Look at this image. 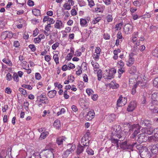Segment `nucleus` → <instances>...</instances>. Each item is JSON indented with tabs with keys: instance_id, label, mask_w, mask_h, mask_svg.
<instances>
[{
	"instance_id": "1",
	"label": "nucleus",
	"mask_w": 158,
	"mask_h": 158,
	"mask_svg": "<svg viewBox=\"0 0 158 158\" xmlns=\"http://www.w3.org/2000/svg\"><path fill=\"white\" fill-rule=\"evenodd\" d=\"M112 133L114 136L119 138L120 140L123 141L125 138V135L123 134L122 132L121 127L119 125H115L113 129Z\"/></svg>"
},
{
	"instance_id": "2",
	"label": "nucleus",
	"mask_w": 158,
	"mask_h": 158,
	"mask_svg": "<svg viewBox=\"0 0 158 158\" xmlns=\"http://www.w3.org/2000/svg\"><path fill=\"white\" fill-rule=\"evenodd\" d=\"M54 149L52 148L44 149L40 153V156H42L41 158H54Z\"/></svg>"
},
{
	"instance_id": "3",
	"label": "nucleus",
	"mask_w": 158,
	"mask_h": 158,
	"mask_svg": "<svg viewBox=\"0 0 158 158\" xmlns=\"http://www.w3.org/2000/svg\"><path fill=\"white\" fill-rule=\"evenodd\" d=\"M116 70L112 68L108 70L106 69L103 74V77L105 79L110 80L114 77V75L116 73Z\"/></svg>"
},
{
	"instance_id": "4",
	"label": "nucleus",
	"mask_w": 158,
	"mask_h": 158,
	"mask_svg": "<svg viewBox=\"0 0 158 158\" xmlns=\"http://www.w3.org/2000/svg\"><path fill=\"white\" fill-rule=\"evenodd\" d=\"M140 126L138 124H134L132 125L129 129V132L130 133L133 132L132 134L131 137L134 138L136 137L137 134L140 132Z\"/></svg>"
},
{
	"instance_id": "5",
	"label": "nucleus",
	"mask_w": 158,
	"mask_h": 158,
	"mask_svg": "<svg viewBox=\"0 0 158 158\" xmlns=\"http://www.w3.org/2000/svg\"><path fill=\"white\" fill-rule=\"evenodd\" d=\"M68 149L64 151L63 155V158H67L68 156L72 153L76 148L75 145H72L71 144H69L67 145Z\"/></svg>"
},
{
	"instance_id": "6",
	"label": "nucleus",
	"mask_w": 158,
	"mask_h": 158,
	"mask_svg": "<svg viewBox=\"0 0 158 158\" xmlns=\"http://www.w3.org/2000/svg\"><path fill=\"white\" fill-rule=\"evenodd\" d=\"M90 133L89 132H87L84 136L81 139V143L84 147L88 146L89 145L90 141L89 139L90 138Z\"/></svg>"
},
{
	"instance_id": "7",
	"label": "nucleus",
	"mask_w": 158,
	"mask_h": 158,
	"mask_svg": "<svg viewBox=\"0 0 158 158\" xmlns=\"http://www.w3.org/2000/svg\"><path fill=\"white\" fill-rule=\"evenodd\" d=\"M140 155L142 158H150V152L146 147L141 151Z\"/></svg>"
},
{
	"instance_id": "8",
	"label": "nucleus",
	"mask_w": 158,
	"mask_h": 158,
	"mask_svg": "<svg viewBox=\"0 0 158 158\" xmlns=\"http://www.w3.org/2000/svg\"><path fill=\"white\" fill-rule=\"evenodd\" d=\"M119 144L120 148L123 150L126 149L132 150L131 144H127V141L120 143Z\"/></svg>"
},
{
	"instance_id": "9",
	"label": "nucleus",
	"mask_w": 158,
	"mask_h": 158,
	"mask_svg": "<svg viewBox=\"0 0 158 158\" xmlns=\"http://www.w3.org/2000/svg\"><path fill=\"white\" fill-rule=\"evenodd\" d=\"M137 105V102L135 101L131 102L129 104L127 108V110L128 112L133 111L136 108Z\"/></svg>"
},
{
	"instance_id": "10",
	"label": "nucleus",
	"mask_w": 158,
	"mask_h": 158,
	"mask_svg": "<svg viewBox=\"0 0 158 158\" xmlns=\"http://www.w3.org/2000/svg\"><path fill=\"white\" fill-rule=\"evenodd\" d=\"M12 36V34L11 31H9L3 32L1 35V38L3 40H5L6 38H11Z\"/></svg>"
},
{
	"instance_id": "11",
	"label": "nucleus",
	"mask_w": 158,
	"mask_h": 158,
	"mask_svg": "<svg viewBox=\"0 0 158 158\" xmlns=\"http://www.w3.org/2000/svg\"><path fill=\"white\" fill-rule=\"evenodd\" d=\"M147 137L144 134H140L138 135L137 141L139 143H141L146 142L147 139Z\"/></svg>"
},
{
	"instance_id": "12",
	"label": "nucleus",
	"mask_w": 158,
	"mask_h": 158,
	"mask_svg": "<svg viewBox=\"0 0 158 158\" xmlns=\"http://www.w3.org/2000/svg\"><path fill=\"white\" fill-rule=\"evenodd\" d=\"M131 145L132 149L135 148L139 151L140 153L144 149V148L146 147L142 146V145L139 144H137L136 142L133 143L131 144Z\"/></svg>"
},
{
	"instance_id": "13",
	"label": "nucleus",
	"mask_w": 158,
	"mask_h": 158,
	"mask_svg": "<svg viewBox=\"0 0 158 158\" xmlns=\"http://www.w3.org/2000/svg\"><path fill=\"white\" fill-rule=\"evenodd\" d=\"M95 114L94 110L89 111L86 115V119L87 120H90L94 118Z\"/></svg>"
},
{
	"instance_id": "14",
	"label": "nucleus",
	"mask_w": 158,
	"mask_h": 158,
	"mask_svg": "<svg viewBox=\"0 0 158 158\" xmlns=\"http://www.w3.org/2000/svg\"><path fill=\"white\" fill-rule=\"evenodd\" d=\"M133 56V53H131L129 55V57L127 62V65L128 66H131L134 63V59L132 57Z\"/></svg>"
},
{
	"instance_id": "15",
	"label": "nucleus",
	"mask_w": 158,
	"mask_h": 158,
	"mask_svg": "<svg viewBox=\"0 0 158 158\" xmlns=\"http://www.w3.org/2000/svg\"><path fill=\"white\" fill-rule=\"evenodd\" d=\"M54 26L55 28L59 29L64 27L62 22L59 20L56 21Z\"/></svg>"
},
{
	"instance_id": "16",
	"label": "nucleus",
	"mask_w": 158,
	"mask_h": 158,
	"mask_svg": "<svg viewBox=\"0 0 158 158\" xmlns=\"http://www.w3.org/2000/svg\"><path fill=\"white\" fill-rule=\"evenodd\" d=\"M158 104V101L152 100L151 103L148 105V106L149 107V108L150 110H151L152 111H153L154 109L156 108L155 105H156Z\"/></svg>"
},
{
	"instance_id": "17",
	"label": "nucleus",
	"mask_w": 158,
	"mask_h": 158,
	"mask_svg": "<svg viewBox=\"0 0 158 158\" xmlns=\"http://www.w3.org/2000/svg\"><path fill=\"white\" fill-rule=\"evenodd\" d=\"M38 99H40L39 102H41L42 103H46L45 100H47V98L46 96L45 93H43L41 95L38 97Z\"/></svg>"
},
{
	"instance_id": "18",
	"label": "nucleus",
	"mask_w": 158,
	"mask_h": 158,
	"mask_svg": "<svg viewBox=\"0 0 158 158\" xmlns=\"http://www.w3.org/2000/svg\"><path fill=\"white\" fill-rule=\"evenodd\" d=\"M140 124L142 126L149 127L150 125L149 120L145 119H142L140 122Z\"/></svg>"
},
{
	"instance_id": "19",
	"label": "nucleus",
	"mask_w": 158,
	"mask_h": 158,
	"mask_svg": "<svg viewBox=\"0 0 158 158\" xmlns=\"http://www.w3.org/2000/svg\"><path fill=\"white\" fill-rule=\"evenodd\" d=\"M151 151L152 154H156L158 152V146L156 144L153 145L151 147Z\"/></svg>"
},
{
	"instance_id": "20",
	"label": "nucleus",
	"mask_w": 158,
	"mask_h": 158,
	"mask_svg": "<svg viewBox=\"0 0 158 158\" xmlns=\"http://www.w3.org/2000/svg\"><path fill=\"white\" fill-rule=\"evenodd\" d=\"M66 139V138L63 136L59 137L56 139V143L58 145H61L62 144L63 142L65 141Z\"/></svg>"
},
{
	"instance_id": "21",
	"label": "nucleus",
	"mask_w": 158,
	"mask_h": 158,
	"mask_svg": "<svg viewBox=\"0 0 158 158\" xmlns=\"http://www.w3.org/2000/svg\"><path fill=\"white\" fill-rule=\"evenodd\" d=\"M79 104L82 108H86L87 106L85 101L82 98H80L79 101Z\"/></svg>"
},
{
	"instance_id": "22",
	"label": "nucleus",
	"mask_w": 158,
	"mask_h": 158,
	"mask_svg": "<svg viewBox=\"0 0 158 158\" xmlns=\"http://www.w3.org/2000/svg\"><path fill=\"white\" fill-rule=\"evenodd\" d=\"M84 147L81 145H78L77 149V153L79 155L81 153L84 151Z\"/></svg>"
},
{
	"instance_id": "23",
	"label": "nucleus",
	"mask_w": 158,
	"mask_h": 158,
	"mask_svg": "<svg viewBox=\"0 0 158 158\" xmlns=\"http://www.w3.org/2000/svg\"><path fill=\"white\" fill-rule=\"evenodd\" d=\"M56 93V91L55 90H51L49 91L48 94V96L51 98H53L55 95Z\"/></svg>"
},
{
	"instance_id": "24",
	"label": "nucleus",
	"mask_w": 158,
	"mask_h": 158,
	"mask_svg": "<svg viewBox=\"0 0 158 158\" xmlns=\"http://www.w3.org/2000/svg\"><path fill=\"white\" fill-rule=\"evenodd\" d=\"M137 72V69L136 67L133 66L129 68L128 72L130 74H133L136 73Z\"/></svg>"
},
{
	"instance_id": "25",
	"label": "nucleus",
	"mask_w": 158,
	"mask_h": 158,
	"mask_svg": "<svg viewBox=\"0 0 158 158\" xmlns=\"http://www.w3.org/2000/svg\"><path fill=\"white\" fill-rule=\"evenodd\" d=\"M157 137H155V135L149 137L148 138V140L150 142H155V144H156V142L158 143V140L157 139Z\"/></svg>"
},
{
	"instance_id": "26",
	"label": "nucleus",
	"mask_w": 158,
	"mask_h": 158,
	"mask_svg": "<svg viewBox=\"0 0 158 158\" xmlns=\"http://www.w3.org/2000/svg\"><path fill=\"white\" fill-rule=\"evenodd\" d=\"M123 97L122 95H121L119 97L118 99L117 102V105L118 106H120L123 105H124V103H122V101L123 100Z\"/></svg>"
},
{
	"instance_id": "27",
	"label": "nucleus",
	"mask_w": 158,
	"mask_h": 158,
	"mask_svg": "<svg viewBox=\"0 0 158 158\" xmlns=\"http://www.w3.org/2000/svg\"><path fill=\"white\" fill-rule=\"evenodd\" d=\"M88 23L85 19H80V24L82 27H86L87 25V24Z\"/></svg>"
},
{
	"instance_id": "28",
	"label": "nucleus",
	"mask_w": 158,
	"mask_h": 158,
	"mask_svg": "<svg viewBox=\"0 0 158 158\" xmlns=\"http://www.w3.org/2000/svg\"><path fill=\"white\" fill-rule=\"evenodd\" d=\"M114 136V137H112L110 139L112 143L116 144L118 143V141H121L120 140L119 138H118V139H117L116 138V136Z\"/></svg>"
},
{
	"instance_id": "29",
	"label": "nucleus",
	"mask_w": 158,
	"mask_h": 158,
	"mask_svg": "<svg viewBox=\"0 0 158 158\" xmlns=\"http://www.w3.org/2000/svg\"><path fill=\"white\" fill-rule=\"evenodd\" d=\"M48 134V133L46 132H44L41 133L40 137L39 139L40 140H42L44 139Z\"/></svg>"
},
{
	"instance_id": "30",
	"label": "nucleus",
	"mask_w": 158,
	"mask_h": 158,
	"mask_svg": "<svg viewBox=\"0 0 158 158\" xmlns=\"http://www.w3.org/2000/svg\"><path fill=\"white\" fill-rule=\"evenodd\" d=\"M2 61L9 66H11L12 65L11 61L8 59L5 58L3 59Z\"/></svg>"
},
{
	"instance_id": "31",
	"label": "nucleus",
	"mask_w": 158,
	"mask_h": 158,
	"mask_svg": "<svg viewBox=\"0 0 158 158\" xmlns=\"http://www.w3.org/2000/svg\"><path fill=\"white\" fill-rule=\"evenodd\" d=\"M53 126L56 129H58L60 126V121L58 120H56L53 123Z\"/></svg>"
},
{
	"instance_id": "32",
	"label": "nucleus",
	"mask_w": 158,
	"mask_h": 158,
	"mask_svg": "<svg viewBox=\"0 0 158 158\" xmlns=\"http://www.w3.org/2000/svg\"><path fill=\"white\" fill-rule=\"evenodd\" d=\"M12 78L14 81L17 82L19 81V76L16 73H14L13 76Z\"/></svg>"
},
{
	"instance_id": "33",
	"label": "nucleus",
	"mask_w": 158,
	"mask_h": 158,
	"mask_svg": "<svg viewBox=\"0 0 158 158\" xmlns=\"http://www.w3.org/2000/svg\"><path fill=\"white\" fill-rule=\"evenodd\" d=\"M32 12L33 14L36 16L40 15V11L35 9H34L32 10Z\"/></svg>"
},
{
	"instance_id": "34",
	"label": "nucleus",
	"mask_w": 158,
	"mask_h": 158,
	"mask_svg": "<svg viewBox=\"0 0 158 158\" xmlns=\"http://www.w3.org/2000/svg\"><path fill=\"white\" fill-rule=\"evenodd\" d=\"M152 100L158 101V93H154L152 95Z\"/></svg>"
},
{
	"instance_id": "35",
	"label": "nucleus",
	"mask_w": 158,
	"mask_h": 158,
	"mask_svg": "<svg viewBox=\"0 0 158 158\" xmlns=\"http://www.w3.org/2000/svg\"><path fill=\"white\" fill-rule=\"evenodd\" d=\"M53 59H54L56 64H57L59 63V57L57 54H54L53 56Z\"/></svg>"
},
{
	"instance_id": "36",
	"label": "nucleus",
	"mask_w": 158,
	"mask_h": 158,
	"mask_svg": "<svg viewBox=\"0 0 158 158\" xmlns=\"http://www.w3.org/2000/svg\"><path fill=\"white\" fill-rule=\"evenodd\" d=\"M123 127L124 128V130L126 131H129V129H130V127L131 126L130 125V124L129 123H125L123 124Z\"/></svg>"
},
{
	"instance_id": "37",
	"label": "nucleus",
	"mask_w": 158,
	"mask_h": 158,
	"mask_svg": "<svg viewBox=\"0 0 158 158\" xmlns=\"http://www.w3.org/2000/svg\"><path fill=\"white\" fill-rule=\"evenodd\" d=\"M86 152L89 155L93 156L94 154V151L90 148H88L86 149Z\"/></svg>"
},
{
	"instance_id": "38",
	"label": "nucleus",
	"mask_w": 158,
	"mask_h": 158,
	"mask_svg": "<svg viewBox=\"0 0 158 158\" xmlns=\"http://www.w3.org/2000/svg\"><path fill=\"white\" fill-rule=\"evenodd\" d=\"M152 55L158 57V48H156L152 52Z\"/></svg>"
},
{
	"instance_id": "39",
	"label": "nucleus",
	"mask_w": 158,
	"mask_h": 158,
	"mask_svg": "<svg viewBox=\"0 0 158 158\" xmlns=\"http://www.w3.org/2000/svg\"><path fill=\"white\" fill-rule=\"evenodd\" d=\"M123 25V23H120L117 24L115 26V28L117 30H119L121 29Z\"/></svg>"
},
{
	"instance_id": "40",
	"label": "nucleus",
	"mask_w": 158,
	"mask_h": 158,
	"mask_svg": "<svg viewBox=\"0 0 158 158\" xmlns=\"http://www.w3.org/2000/svg\"><path fill=\"white\" fill-rule=\"evenodd\" d=\"M86 92L90 96L94 93L93 90L91 89H87L86 90Z\"/></svg>"
},
{
	"instance_id": "41",
	"label": "nucleus",
	"mask_w": 158,
	"mask_h": 158,
	"mask_svg": "<svg viewBox=\"0 0 158 158\" xmlns=\"http://www.w3.org/2000/svg\"><path fill=\"white\" fill-rule=\"evenodd\" d=\"M91 63L94 69L97 70L98 68L99 65L97 63H94L92 61Z\"/></svg>"
},
{
	"instance_id": "42",
	"label": "nucleus",
	"mask_w": 158,
	"mask_h": 158,
	"mask_svg": "<svg viewBox=\"0 0 158 158\" xmlns=\"http://www.w3.org/2000/svg\"><path fill=\"white\" fill-rule=\"evenodd\" d=\"M154 132V129L152 127H150L147 129V134L149 135H151L153 132Z\"/></svg>"
},
{
	"instance_id": "43",
	"label": "nucleus",
	"mask_w": 158,
	"mask_h": 158,
	"mask_svg": "<svg viewBox=\"0 0 158 158\" xmlns=\"http://www.w3.org/2000/svg\"><path fill=\"white\" fill-rule=\"evenodd\" d=\"M63 7L64 8L65 10H70L71 9L70 5L68 3H65L64 4Z\"/></svg>"
},
{
	"instance_id": "44",
	"label": "nucleus",
	"mask_w": 158,
	"mask_h": 158,
	"mask_svg": "<svg viewBox=\"0 0 158 158\" xmlns=\"http://www.w3.org/2000/svg\"><path fill=\"white\" fill-rule=\"evenodd\" d=\"M153 84L154 86L158 88V77L155 78L153 81Z\"/></svg>"
},
{
	"instance_id": "45",
	"label": "nucleus",
	"mask_w": 158,
	"mask_h": 158,
	"mask_svg": "<svg viewBox=\"0 0 158 158\" xmlns=\"http://www.w3.org/2000/svg\"><path fill=\"white\" fill-rule=\"evenodd\" d=\"M101 20V19L99 17H97L93 19L92 21V23L93 24H95L98 23L100 20Z\"/></svg>"
},
{
	"instance_id": "46",
	"label": "nucleus",
	"mask_w": 158,
	"mask_h": 158,
	"mask_svg": "<svg viewBox=\"0 0 158 158\" xmlns=\"http://www.w3.org/2000/svg\"><path fill=\"white\" fill-rule=\"evenodd\" d=\"M106 19L108 22H110L112 21L113 18L111 15H108L106 16Z\"/></svg>"
},
{
	"instance_id": "47",
	"label": "nucleus",
	"mask_w": 158,
	"mask_h": 158,
	"mask_svg": "<svg viewBox=\"0 0 158 158\" xmlns=\"http://www.w3.org/2000/svg\"><path fill=\"white\" fill-rule=\"evenodd\" d=\"M131 26L130 24H128L126 25L125 26L124 28V30L128 32L129 31L130 28L131 27Z\"/></svg>"
},
{
	"instance_id": "48",
	"label": "nucleus",
	"mask_w": 158,
	"mask_h": 158,
	"mask_svg": "<svg viewBox=\"0 0 158 158\" xmlns=\"http://www.w3.org/2000/svg\"><path fill=\"white\" fill-rule=\"evenodd\" d=\"M16 1L18 4L21 5L22 6H23L26 2L25 0H16Z\"/></svg>"
},
{
	"instance_id": "49",
	"label": "nucleus",
	"mask_w": 158,
	"mask_h": 158,
	"mask_svg": "<svg viewBox=\"0 0 158 158\" xmlns=\"http://www.w3.org/2000/svg\"><path fill=\"white\" fill-rule=\"evenodd\" d=\"M22 87H24V88L27 89L28 90H31L32 89V87L29 85L23 84L22 85Z\"/></svg>"
},
{
	"instance_id": "50",
	"label": "nucleus",
	"mask_w": 158,
	"mask_h": 158,
	"mask_svg": "<svg viewBox=\"0 0 158 158\" xmlns=\"http://www.w3.org/2000/svg\"><path fill=\"white\" fill-rule=\"evenodd\" d=\"M19 91L21 92V93L24 95H27V93L25 90L23 89L22 88H20L19 89Z\"/></svg>"
},
{
	"instance_id": "51",
	"label": "nucleus",
	"mask_w": 158,
	"mask_h": 158,
	"mask_svg": "<svg viewBox=\"0 0 158 158\" xmlns=\"http://www.w3.org/2000/svg\"><path fill=\"white\" fill-rule=\"evenodd\" d=\"M29 48L32 52H35L36 50V48L34 44H30L28 46Z\"/></svg>"
},
{
	"instance_id": "52",
	"label": "nucleus",
	"mask_w": 158,
	"mask_h": 158,
	"mask_svg": "<svg viewBox=\"0 0 158 158\" xmlns=\"http://www.w3.org/2000/svg\"><path fill=\"white\" fill-rule=\"evenodd\" d=\"M87 1L89 3V5L90 7L94 6V3L93 0H87Z\"/></svg>"
},
{
	"instance_id": "53",
	"label": "nucleus",
	"mask_w": 158,
	"mask_h": 158,
	"mask_svg": "<svg viewBox=\"0 0 158 158\" xmlns=\"http://www.w3.org/2000/svg\"><path fill=\"white\" fill-rule=\"evenodd\" d=\"M103 2L106 5H109L112 2V0H102Z\"/></svg>"
},
{
	"instance_id": "54",
	"label": "nucleus",
	"mask_w": 158,
	"mask_h": 158,
	"mask_svg": "<svg viewBox=\"0 0 158 158\" xmlns=\"http://www.w3.org/2000/svg\"><path fill=\"white\" fill-rule=\"evenodd\" d=\"M59 43L56 42L52 45V48L54 50H56V48L59 46Z\"/></svg>"
},
{
	"instance_id": "55",
	"label": "nucleus",
	"mask_w": 158,
	"mask_h": 158,
	"mask_svg": "<svg viewBox=\"0 0 158 158\" xmlns=\"http://www.w3.org/2000/svg\"><path fill=\"white\" fill-rule=\"evenodd\" d=\"M133 4L135 6H139L141 5V3L138 1H136L133 2Z\"/></svg>"
},
{
	"instance_id": "56",
	"label": "nucleus",
	"mask_w": 158,
	"mask_h": 158,
	"mask_svg": "<svg viewBox=\"0 0 158 158\" xmlns=\"http://www.w3.org/2000/svg\"><path fill=\"white\" fill-rule=\"evenodd\" d=\"M12 77L10 73H8L6 75V79L8 81H10L12 79Z\"/></svg>"
},
{
	"instance_id": "57",
	"label": "nucleus",
	"mask_w": 158,
	"mask_h": 158,
	"mask_svg": "<svg viewBox=\"0 0 158 158\" xmlns=\"http://www.w3.org/2000/svg\"><path fill=\"white\" fill-rule=\"evenodd\" d=\"M65 110L64 109L62 108L61 109V110L60 111L58 112L57 113V115L58 116H59L62 113H64L65 112Z\"/></svg>"
},
{
	"instance_id": "58",
	"label": "nucleus",
	"mask_w": 158,
	"mask_h": 158,
	"mask_svg": "<svg viewBox=\"0 0 158 158\" xmlns=\"http://www.w3.org/2000/svg\"><path fill=\"white\" fill-rule=\"evenodd\" d=\"M118 73L121 75L123 73L125 72L124 69L123 68H120L118 70Z\"/></svg>"
},
{
	"instance_id": "59",
	"label": "nucleus",
	"mask_w": 158,
	"mask_h": 158,
	"mask_svg": "<svg viewBox=\"0 0 158 158\" xmlns=\"http://www.w3.org/2000/svg\"><path fill=\"white\" fill-rule=\"evenodd\" d=\"M35 77L36 79L39 80L41 79V77L40 73H37L35 74Z\"/></svg>"
},
{
	"instance_id": "60",
	"label": "nucleus",
	"mask_w": 158,
	"mask_h": 158,
	"mask_svg": "<svg viewBox=\"0 0 158 158\" xmlns=\"http://www.w3.org/2000/svg\"><path fill=\"white\" fill-rule=\"evenodd\" d=\"M11 89L9 87H7L5 89V92L8 94H10L11 93Z\"/></svg>"
},
{
	"instance_id": "61",
	"label": "nucleus",
	"mask_w": 158,
	"mask_h": 158,
	"mask_svg": "<svg viewBox=\"0 0 158 158\" xmlns=\"http://www.w3.org/2000/svg\"><path fill=\"white\" fill-rule=\"evenodd\" d=\"M64 97L66 99H68L69 98V96L67 94V90H65L64 91Z\"/></svg>"
},
{
	"instance_id": "62",
	"label": "nucleus",
	"mask_w": 158,
	"mask_h": 158,
	"mask_svg": "<svg viewBox=\"0 0 158 158\" xmlns=\"http://www.w3.org/2000/svg\"><path fill=\"white\" fill-rule=\"evenodd\" d=\"M68 67L70 69H74L75 68V66L73 64L70 63L68 64Z\"/></svg>"
},
{
	"instance_id": "63",
	"label": "nucleus",
	"mask_w": 158,
	"mask_h": 158,
	"mask_svg": "<svg viewBox=\"0 0 158 158\" xmlns=\"http://www.w3.org/2000/svg\"><path fill=\"white\" fill-rule=\"evenodd\" d=\"M117 37L118 39L121 40L122 38V36L120 32L118 31L117 34Z\"/></svg>"
},
{
	"instance_id": "64",
	"label": "nucleus",
	"mask_w": 158,
	"mask_h": 158,
	"mask_svg": "<svg viewBox=\"0 0 158 158\" xmlns=\"http://www.w3.org/2000/svg\"><path fill=\"white\" fill-rule=\"evenodd\" d=\"M154 135L155 137L158 138V128L154 129Z\"/></svg>"
}]
</instances>
